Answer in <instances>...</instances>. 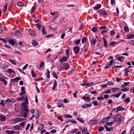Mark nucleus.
Returning a JSON list of instances; mask_svg holds the SVG:
<instances>
[{
    "label": "nucleus",
    "mask_w": 134,
    "mask_h": 134,
    "mask_svg": "<svg viewBox=\"0 0 134 134\" xmlns=\"http://www.w3.org/2000/svg\"><path fill=\"white\" fill-rule=\"evenodd\" d=\"M43 128L44 126L42 124H41L40 125V126L39 127L38 129V130H41Z\"/></svg>",
    "instance_id": "43"
},
{
    "label": "nucleus",
    "mask_w": 134,
    "mask_h": 134,
    "mask_svg": "<svg viewBox=\"0 0 134 134\" xmlns=\"http://www.w3.org/2000/svg\"><path fill=\"white\" fill-rule=\"evenodd\" d=\"M122 91L126 92V91H128L129 90V89H127L126 88H125L122 89Z\"/></svg>",
    "instance_id": "60"
},
{
    "label": "nucleus",
    "mask_w": 134,
    "mask_h": 134,
    "mask_svg": "<svg viewBox=\"0 0 134 134\" xmlns=\"http://www.w3.org/2000/svg\"><path fill=\"white\" fill-rule=\"evenodd\" d=\"M92 42L93 44H95L96 43V39H95V38L93 37H92Z\"/></svg>",
    "instance_id": "33"
},
{
    "label": "nucleus",
    "mask_w": 134,
    "mask_h": 134,
    "mask_svg": "<svg viewBox=\"0 0 134 134\" xmlns=\"http://www.w3.org/2000/svg\"><path fill=\"white\" fill-rule=\"evenodd\" d=\"M36 7L35 6H33L32 7V8L31 9V12L34 11V10H36Z\"/></svg>",
    "instance_id": "59"
},
{
    "label": "nucleus",
    "mask_w": 134,
    "mask_h": 134,
    "mask_svg": "<svg viewBox=\"0 0 134 134\" xmlns=\"http://www.w3.org/2000/svg\"><path fill=\"white\" fill-rule=\"evenodd\" d=\"M103 40L104 41V46L105 47H108V42L107 40L104 37L103 38Z\"/></svg>",
    "instance_id": "22"
},
{
    "label": "nucleus",
    "mask_w": 134,
    "mask_h": 134,
    "mask_svg": "<svg viewBox=\"0 0 134 134\" xmlns=\"http://www.w3.org/2000/svg\"><path fill=\"white\" fill-rule=\"evenodd\" d=\"M25 99V97L23 96L22 97L20 98H17V100H18L22 101L24 100Z\"/></svg>",
    "instance_id": "40"
},
{
    "label": "nucleus",
    "mask_w": 134,
    "mask_h": 134,
    "mask_svg": "<svg viewBox=\"0 0 134 134\" xmlns=\"http://www.w3.org/2000/svg\"><path fill=\"white\" fill-rule=\"evenodd\" d=\"M17 4L19 6H23L24 5V3L21 2H18Z\"/></svg>",
    "instance_id": "42"
},
{
    "label": "nucleus",
    "mask_w": 134,
    "mask_h": 134,
    "mask_svg": "<svg viewBox=\"0 0 134 134\" xmlns=\"http://www.w3.org/2000/svg\"><path fill=\"white\" fill-rule=\"evenodd\" d=\"M31 75H32L33 77L35 78L36 77V75L35 73H34V71L33 70H32L31 71Z\"/></svg>",
    "instance_id": "38"
},
{
    "label": "nucleus",
    "mask_w": 134,
    "mask_h": 134,
    "mask_svg": "<svg viewBox=\"0 0 134 134\" xmlns=\"http://www.w3.org/2000/svg\"><path fill=\"white\" fill-rule=\"evenodd\" d=\"M108 83L106 84L103 85H102V87H103V88H106L107 87V86H108Z\"/></svg>",
    "instance_id": "63"
},
{
    "label": "nucleus",
    "mask_w": 134,
    "mask_h": 134,
    "mask_svg": "<svg viewBox=\"0 0 134 134\" xmlns=\"http://www.w3.org/2000/svg\"><path fill=\"white\" fill-rule=\"evenodd\" d=\"M28 114L29 112H25L24 113L23 115V117L25 118H26L27 117V115Z\"/></svg>",
    "instance_id": "46"
},
{
    "label": "nucleus",
    "mask_w": 134,
    "mask_h": 134,
    "mask_svg": "<svg viewBox=\"0 0 134 134\" xmlns=\"http://www.w3.org/2000/svg\"><path fill=\"white\" fill-rule=\"evenodd\" d=\"M9 61L12 63L14 65H16V63L15 62V61L13 59H9Z\"/></svg>",
    "instance_id": "44"
},
{
    "label": "nucleus",
    "mask_w": 134,
    "mask_h": 134,
    "mask_svg": "<svg viewBox=\"0 0 134 134\" xmlns=\"http://www.w3.org/2000/svg\"><path fill=\"white\" fill-rule=\"evenodd\" d=\"M101 7V4H97L96 6L93 7L94 9V10H97L100 8Z\"/></svg>",
    "instance_id": "14"
},
{
    "label": "nucleus",
    "mask_w": 134,
    "mask_h": 134,
    "mask_svg": "<svg viewBox=\"0 0 134 134\" xmlns=\"http://www.w3.org/2000/svg\"><path fill=\"white\" fill-rule=\"evenodd\" d=\"M124 57L122 56H120L117 59H116V60H118L120 62H121L122 59H124Z\"/></svg>",
    "instance_id": "36"
},
{
    "label": "nucleus",
    "mask_w": 134,
    "mask_h": 134,
    "mask_svg": "<svg viewBox=\"0 0 134 134\" xmlns=\"http://www.w3.org/2000/svg\"><path fill=\"white\" fill-rule=\"evenodd\" d=\"M97 118H95L93 119L90 120L89 121V123L91 125H93L95 124L97 122L98 120Z\"/></svg>",
    "instance_id": "9"
},
{
    "label": "nucleus",
    "mask_w": 134,
    "mask_h": 134,
    "mask_svg": "<svg viewBox=\"0 0 134 134\" xmlns=\"http://www.w3.org/2000/svg\"><path fill=\"white\" fill-rule=\"evenodd\" d=\"M44 62H41L40 64V65L39 68V69H41L42 68V69H43V67L44 66Z\"/></svg>",
    "instance_id": "28"
},
{
    "label": "nucleus",
    "mask_w": 134,
    "mask_h": 134,
    "mask_svg": "<svg viewBox=\"0 0 134 134\" xmlns=\"http://www.w3.org/2000/svg\"><path fill=\"white\" fill-rule=\"evenodd\" d=\"M63 68L64 70L68 69L69 68V65L67 63H64L63 64Z\"/></svg>",
    "instance_id": "10"
},
{
    "label": "nucleus",
    "mask_w": 134,
    "mask_h": 134,
    "mask_svg": "<svg viewBox=\"0 0 134 134\" xmlns=\"http://www.w3.org/2000/svg\"><path fill=\"white\" fill-rule=\"evenodd\" d=\"M77 119V120L79 121L81 123H84L85 122V121L83 120L81 117H78Z\"/></svg>",
    "instance_id": "25"
},
{
    "label": "nucleus",
    "mask_w": 134,
    "mask_h": 134,
    "mask_svg": "<svg viewBox=\"0 0 134 134\" xmlns=\"http://www.w3.org/2000/svg\"><path fill=\"white\" fill-rule=\"evenodd\" d=\"M129 43L131 45H134V41L131 40L129 42Z\"/></svg>",
    "instance_id": "52"
},
{
    "label": "nucleus",
    "mask_w": 134,
    "mask_h": 134,
    "mask_svg": "<svg viewBox=\"0 0 134 134\" xmlns=\"http://www.w3.org/2000/svg\"><path fill=\"white\" fill-rule=\"evenodd\" d=\"M114 122H107L106 124L109 126H111L113 124Z\"/></svg>",
    "instance_id": "50"
},
{
    "label": "nucleus",
    "mask_w": 134,
    "mask_h": 134,
    "mask_svg": "<svg viewBox=\"0 0 134 134\" xmlns=\"http://www.w3.org/2000/svg\"><path fill=\"white\" fill-rule=\"evenodd\" d=\"M26 123L25 122H23L20 124V125L24 127Z\"/></svg>",
    "instance_id": "54"
},
{
    "label": "nucleus",
    "mask_w": 134,
    "mask_h": 134,
    "mask_svg": "<svg viewBox=\"0 0 134 134\" xmlns=\"http://www.w3.org/2000/svg\"><path fill=\"white\" fill-rule=\"evenodd\" d=\"M31 43L32 45L35 46H37L38 45V43L35 40H32Z\"/></svg>",
    "instance_id": "23"
},
{
    "label": "nucleus",
    "mask_w": 134,
    "mask_h": 134,
    "mask_svg": "<svg viewBox=\"0 0 134 134\" xmlns=\"http://www.w3.org/2000/svg\"><path fill=\"white\" fill-rule=\"evenodd\" d=\"M57 86V83L56 80H55L54 82L53 85L52 87V90H54L55 88Z\"/></svg>",
    "instance_id": "21"
},
{
    "label": "nucleus",
    "mask_w": 134,
    "mask_h": 134,
    "mask_svg": "<svg viewBox=\"0 0 134 134\" xmlns=\"http://www.w3.org/2000/svg\"><path fill=\"white\" fill-rule=\"evenodd\" d=\"M15 40V39H14L13 40L9 39L8 40V42L10 44L13 46L15 44L14 42Z\"/></svg>",
    "instance_id": "18"
},
{
    "label": "nucleus",
    "mask_w": 134,
    "mask_h": 134,
    "mask_svg": "<svg viewBox=\"0 0 134 134\" xmlns=\"http://www.w3.org/2000/svg\"><path fill=\"white\" fill-rule=\"evenodd\" d=\"M21 105L24 108L26 107L27 106V104L24 102H23L21 103Z\"/></svg>",
    "instance_id": "41"
},
{
    "label": "nucleus",
    "mask_w": 134,
    "mask_h": 134,
    "mask_svg": "<svg viewBox=\"0 0 134 134\" xmlns=\"http://www.w3.org/2000/svg\"><path fill=\"white\" fill-rule=\"evenodd\" d=\"M97 29H98L97 27H94L91 30L94 32H97Z\"/></svg>",
    "instance_id": "34"
},
{
    "label": "nucleus",
    "mask_w": 134,
    "mask_h": 134,
    "mask_svg": "<svg viewBox=\"0 0 134 134\" xmlns=\"http://www.w3.org/2000/svg\"><path fill=\"white\" fill-rule=\"evenodd\" d=\"M89 44L87 43H86L83 47V48H82V50L84 53L87 52V49L89 47Z\"/></svg>",
    "instance_id": "3"
},
{
    "label": "nucleus",
    "mask_w": 134,
    "mask_h": 134,
    "mask_svg": "<svg viewBox=\"0 0 134 134\" xmlns=\"http://www.w3.org/2000/svg\"><path fill=\"white\" fill-rule=\"evenodd\" d=\"M80 42V40L79 39H78L75 42V44L76 45H77L79 44Z\"/></svg>",
    "instance_id": "55"
},
{
    "label": "nucleus",
    "mask_w": 134,
    "mask_h": 134,
    "mask_svg": "<svg viewBox=\"0 0 134 134\" xmlns=\"http://www.w3.org/2000/svg\"><path fill=\"white\" fill-rule=\"evenodd\" d=\"M123 117L121 115L119 114L116 115L114 118V122H117L119 124L122 121Z\"/></svg>",
    "instance_id": "1"
},
{
    "label": "nucleus",
    "mask_w": 134,
    "mask_h": 134,
    "mask_svg": "<svg viewBox=\"0 0 134 134\" xmlns=\"http://www.w3.org/2000/svg\"><path fill=\"white\" fill-rule=\"evenodd\" d=\"M36 27L38 29L40 30L41 25V24H38V23Z\"/></svg>",
    "instance_id": "56"
},
{
    "label": "nucleus",
    "mask_w": 134,
    "mask_h": 134,
    "mask_svg": "<svg viewBox=\"0 0 134 134\" xmlns=\"http://www.w3.org/2000/svg\"><path fill=\"white\" fill-rule=\"evenodd\" d=\"M8 6V3H7L5 4V5L4 6V8L3 9V11L4 12H5L6 11Z\"/></svg>",
    "instance_id": "35"
},
{
    "label": "nucleus",
    "mask_w": 134,
    "mask_h": 134,
    "mask_svg": "<svg viewBox=\"0 0 134 134\" xmlns=\"http://www.w3.org/2000/svg\"><path fill=\"white\" fill-rule=\"evenodd\" d=\"M5 132L8 134H13L15 133V131L13 130H6L5 131Z\"/></svg>",
    "instance_id": "17"
},
{
    "label": "nucleus",
    "mask_w": 134,
    "mask_h": 134,
    "mask_svg": "<svg viewBox=\"0 0 134 134\" xmlns=\"http://www.w3.org/2000/svg\"><path fill=\"white\" fill-rule=\"evenodd\" d=\"M4 100L3 99L2 100L1 102L0 103V104L3 107H4L5 106L4 104Z\"/></svg>",
    "instance_id": "58"
},
{
    "label": "nucleus",
    "mask_w": 134,
    "mask_h": 134,
    "mask_svg": "<svg viewBox=\"0 0 134 134\" xmlns=\"http://www.w3.org/2000/svg\"><path fill=\"white\" fill-rule=\"evenodd\" d=\"M47 71V73L46 74V77L48 78H49L50 76V72L49 71L48 69L46 70Z\"/></svg>",
    "instance_id": "30"
},
{
    "label": "nucleus",
    "mask_w": 134,
    "mask_h": 134,
    "mask_svg": "<svg viewBox=\"0 0 134 134\" xmlns=\"http://www.w3.org/2000/svg\"><path fill=\"white\" fill-rule=\"evenodd\" d=\"M20 80V78L18 77H16L15 78L11 79L10 81L12 82H14Z\"/></svg>",
    "instance_id": "13"
},
{
    "label": "nucleus",
    "mask_w": 134,
    "mask_h": 134,
    "mask_svg": "<svg viewBox=\"0 0 134 134\" xmlns=\"http://www.w3.org/2000/svg\"><path fill=\"white\" fill-rule=\"evenodd\" d=\"M111 118L110 116H108L102 119L101 120V123L103 124L104 122L108 121Z\"/></svg>",
    "instance_id": "8"
},
{
    "label": "nucleus",
    "mask_w": 134,
    "mask_h": 134,
    "mask_svg": "<svg viewBox=\"0 0 134 134\" xmlns=\"http://www.w3.org/2000/svg\"><path fill=\"white\" fill-rule=\"evenodd\" d=\"M121 92H120L119 93H118L117 94H114L115 97L116 98H118L121 95L122 93Z\"/></svg>",
    "instance_id": "39"
},
{
    "label": "nucleus",
    "mask_w": 134,
    "mask_h": 134,
    "mask_svg": "<svg viewBox=\"0 0 134 134\" xmlns=\"http://www.w3.org/2000/svg\"><path fill=\"white\" fill-rule=\"evenodd\" d=\"M130 134H134V127H133L131 129Z\"/></svg>",
    "instance_id": "49"
},
{
    "label": "nucleus",
    "mask_w": 134,
    "mask_h": 134,
    "mask_svg": "<svg viewBox=\"0 0 134 134\" xmlns=\"http://www.w3.org/2000/svg\"><path fill=\"white\" fill-rule=\"evenodd\" d=\"M120 89L118 87L113 88L111 89V90H112L113 92H118L120 91Z\"/></svg>",
    "instance_id": "16"
},
{
    "label": "nucleus",
    "mask_w": 134,
    "mask_h": 134,
    "mask_svg": "<svg viewBox=\"0 0 134 134\" xmlns=\"http://www.w3.org/2000/svg\"><path fill=\"white\" fill-rule=\"evenodd\" d=\"M15 34L16 35H17L19 37H20L21 36V33L20 32L19 30H17L15 31Z\"/></svg>",
    "instance_id": "20"
},
{
    "label": "nucleus",
    "mask_w": 134,
    "mask_h": 134,
    "mask_svg": "<svg viewBox=\"0 0 134 134\" xmlns=\"http://www.w3.org/2000/svg\"><path fill=\"white\" fill-rule=\"evenodd\" d=\"M130 101V99L129 97H127L125 99V102L127 103H129Z\"/></svg>",
    "instance_id": "47"
},
{
    "label": "nucleus",
    "mask_w": 134,
    "mask_h": 134,
    "mask_svg": "<svg viewBox=\"0 0 134 134\" xmlns=\"http://www.w3.org/2000/svg\"><path fill=\"white\" fill-rule=\"evenodd\" d=\"M117 111H116V112H117L118 111L123 110L125 109V108H123L122 107L119 106L117 107Z\"/></svg>",
    "instance_id": "19"
},
{
    "label": "nucleus",
    "mask_w": 134,
    "mask_h": 134,
    "mask_svg": "<svg viewBox=\"0 0 134 134\" xmlns=\"http://www.w3.org/2000/svg\"><path fill=\"white\" fill-rule=\"evenodd\" d=\"M57 119L61 121H63V119L62 118V117L61 116H58L57 117Z\"/></svg>",
    "instance_id": "51"
},
{
    "label": "nucleus",
    "mask_w": 134,
    "mask_h": 134,
    "mask_svg": "<svg viewBox=\"0 0 134 134\" xmlns=\"http://www.w3.org/2000/svg\"><path fill=\"white\" fill-rule=\"evenodd\" d=\"M65 53L66 54V56L68 57V55L69 53V50L68 49H66L65 51Z\"/></svg>",
    "instance_id": "57"
},
{
    "label": "nucleus",
    "mask_w": 134,
    "mask_h": 134,
    "mask_svg": "<svg viewBox=\"0 0 134 134\" xmlns=\"http://www.w3.org/2000/svg\"><path fill=\"white\" fill-rule=\"evenodd\" d=\"M13 120L15 122L17 123L24 121L25 119L19 118H14Z\"/></svg>",
    "instance_id": "5"
},
{
    "label": "nucleus",
    "mask_w": 134,
    "mask_h": 134,
    "mask_svg": "<svg viewBox=\"0 0 134 134\" xmlns=\"http://www.w3.org/2000/svg\"><path fill=\"white\" fill-rule=\"evenodd\" d=\"M92 105V104L91 103L89 104H85L82 105L81 107L83 108H90L91 107Z\"/></svg>",
    "instance_id": "7"
},
{
    "label": "nucleus",
    "mask_w": 134,
    "mask_h": 134,
    "mask_svg": "<svg viewBox=\"0 0 134 134\" xmlns=\"http://www.w3.org/2000/svg\"><path fill=\"white\" fill-rule=\"evenodd\" d=\"M127 36L128 39H131L134 38V35L133 34L127 35Z\"/></svg>",
    "instance_id": "29"
},
{
    "label": "nucleus",
    "mask_w": 134,
    "mask_h": 134,
    "mask_svg": "<svg viewBox=\"0 0 134 134\" xmlns=\"http://www.w3.org/2000/svg\"><path fill=\"white\" fill-rule=\"evenodd\" d=\"M81 127V126H80L79 127L80 129L82 132V133H86V132L85 129L84 128L82 129Z\"/></svg>",
    "instance_id": "53"
},
{
    "label": "nucleus",
    "mask_w": 134,
    "mask_h": 134,
    "mask_svg": "<svg viewBox=\"0 0 134 134\" xmlns=\"http://www.w3.org/2000/svg\"><path fill=\"white\" fill-rule=\"evenodd\" d=\"M68 56H64L61 58L59 61L60 62H63L66 61L68 59Z\"/></svg>",
    "instance_id": "11"
},
{
    "label": "nucleus",
    "mask_w": 134,
    "mask_h": 134,
    "mask_svg": "<svg viewBox=\"0 0 134 134\" xmlns=\"http://www.w3.org/2000/svg\"><path fill=\"white\" fill-rule=\"evenodd\" d=\"M104 126L106 128V130L108 131H109L113 129H110V128H109L107 125L105 124Z\"/></svg>",
    "instance_id": "32"
},
{
    "label": "nucleus",
    "mask_w": 134,
    "mask_h": 134,
    "mask_svg": "<svg viewBox=\"0 0 134 134\" xmlns=\"http://www.w3.org/2000/svg\"><path fill=\"white\" fill-rule=\"evenodd\" d=\"M29 32L30 34L32 36H35L36 35L35 32L31 29L29 30Z\"/></svg>",
    "instance_id": "12"
},
{
    "label": "nucleus",
    "mask_w": 134,
    "mask_h": 134,
    "mask_svg": "<svg viewBox=\"0 0 134 134\" xmlns=\"http://www.w3.org/2000/svg\"><path fill=\"white\" fill-rule=\"evenodd\" d=\"M63 101L64 103H68L69 102V100H67L66 99V98L64 99Z\"/></svg>",
    "instance_id": "64"
},
{
    "label": "nucleus",
    "mask_w": 134,
    "mask_h": 134,
    "mask_svg": "<svg viewBox=\"0 0 134 134\" xmlns=\"http://www.w3.org/2000/svg\"><path fill=\"white\" fill-rule=\"evenodd\" d=\"M12 102L11 100L9 98H8L5 101L4 103L5 104H7L9 102Z\"/></svg>",
    "instance_id": "31"
},
{
    "label": "nucleus",
    "mask_w": 134,
    "mask_h": 134,
    "mask_svg": "<svg viewBox=\"0 0 134 134\" xmlns=\"http://www.w3.org/2000/svg\"><path fill=\"white\" fill-rule=\"evenodd\" d=\"M73 50L74 51V52L75 54H77L80 51V47L78 46H75L74 47Z\"/></svg>",
    "instance_id": "6"
},
{
    "label": "nucleus",
    "mask_w": 134,
    "mask_h": 134,
    "mask_svg": "<svg viewBox=\"0 0 134 134\" xmlns=\"http://www.w3.org/2000/svg\"><path fill=\"white\" fill-rule=\"evenodd\" d=\"M53 75L54 77H55L56 79H57V74L56 72H55L53 71Z\"/></svg>",
    "instance_id": "62"
},
{
    "label": "nucleus",
    "mask_w": 134,
    "mask_h": 134,
    "mask_svg": "<svg viewBox=\"0 0 134 134\" xmlns=\"http://www.w3.org/2000/svg\"><path fill=\"white\" fill-rule=\"evenodd\" d=\"M62 102V101H61L60 100H59V101L58 103H60V104L59 105H58V107L59 108L61 107L62 106H63V105L62 104V103H61V102Z\"/></svg>",
    "instance_id": "48"
},
{
    "label": "nucleus",
    "mask_w": 134,
    "mask_h": 134,
    "mask_svg": "<svg viewBox=\"0 0 134 134\" xmlns=\"http://www.w3.org/2000/svg\"><path fill=\"white\" fill-rule=\"evenodd\" d=\"M14 128L16 130H18L20 129V127L19 125H16L13 126Z\"/></svg>",
    "instance_id": "45"
},
{
    "label": "nucleus",
    "mask_w": 134,
    "mask_h": 134,
    "mask_svg": "<svg viewBox=\"0 0 134 134\" xmlns=\"http://www.w3.org/2000/svg\"><path fill=\"white\" fill-rule=\"evenodd\" d=\"M42 32L43 35H46L47 33L45 31V27L44 26H43L42 29Z\"/></svg>",
    "instance_id": "24"
},
{
    "label": "nucleus",
    "mask_w": 134,
    "mask_h": 134,
    "mask_svg": "<svg viewBox=\"0 0 134 134\" xmlns=\"http://www.w3.org/2000/svg\"><path fill=\"white\" fill-rule=\"evenodd\" d=\"M6 119V117L3 115H1L0 116V120L2 122L4 121Z\"/></svg>",
    "instance_id": "15"
},
{
    "label": "nucleus",
    "mask_w": 134,
    "mask_h": 134,
    "mask_svg": "<svg viewBox=\"0 0 134 134\" xmlns=\"http://www.w3.org/2000/svg\"><path fill=\"white\" fill-rule=\"evenodd\" d=\"M92 103L93 104L94 106H98L99 104V103H98V101L96 100L92 101Z\"/></svg>",
    "instance_id": "27"
},
{
    "label": "nucleus",
    "mask_w": 134,
    "mask_h": 134,
    "mask_svg": "<svg viewBox=\"0 0 134 134\" xmlns=\"http://www.w3.org/2000/svg\"><path fill=\"white\" fill-rule=\"evenodd\" d=\"M8 73L11 74L12 77H14L15 76V72L13 70L10 69H7L6 71Z\"/></svg>",
    "instance_id": "4"
},
{
    "label": "nucleus",
    "mask_w": 134,
    "mask_h": 134,
    "mask_svg": "<svg viewBox=\"0 0 134 134\" xmlns=\"http://www.w3.org/2000/svg\"><path fill=\"white\" fill-rule=\"evenodd\" d=\"M97 12L101 15L105 16L107 15V11H104L102 9L98 10Z\"/></svg>",
    "instance_id": "2"
},
{
    "label": "nucleus",
    "mask_w": 134,
    "mask_h": 134,
    "mask_svg": "<svg viewBox=\"0 0 134 134\" xmlns=\"http://www.w3.org/2000/svg\"><path fill=\"white\" fill-rule=\"evenodd\" d=\"M124 31L126 32H128L129 31V29L127 26H125L124 27Z\"/></svg>",
    "instance_id": "37"
},
{
    "label": "nucleus",
    "mask_w": 134,
    "mask_h": 134,
    "mask_svg": "<svg viewBox=\"0 0 134 134\" xmlns=\"http://www.w3.org/2000/svg\"><path fill=\"white\" fill-rule=\"evenodd\" d=\"M97 99L98 100H103L104 99V98L103 97H98L97 98Z\"/></svg>",
    "instance_id": "61"
},
{
    "label": "nucleus",
    "mask_w": 134,
    "mask_h": 134,
    "mask_svg": "<svg viewBox=\"0 0 134 134\" xmlns=\"http://www.w3.org/2000/svg\"><path fill=\"white\" fill-rule=\"evenodd\" d=\"M87 40V38L86 37H84L82 38L81 40V42L82 43H84Z\"/></svg>",
    "instance_id": "26"
}]
</instances>
